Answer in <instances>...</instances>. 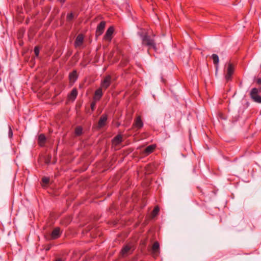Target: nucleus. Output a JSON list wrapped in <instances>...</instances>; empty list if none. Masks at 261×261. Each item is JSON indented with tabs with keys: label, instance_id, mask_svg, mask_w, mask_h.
<instances>
[{
	"label": "nucleus",
	"instance_id": "obj_31",
	"mask_svg": "<svg viewBox=\"0 0 261 261\" xmlns=\"http://www.w3.org/2000/svg\"><path fill=\"white\" fill-rule=\"evenodd\" d=\"M50 249V247H47L46 248V250H49Z\"/></svg>",
	"mask_w": 261,
	"mask_h": 261
},
{
	"label": "nucleus",
	"instance_id": "obj_4",
	"mask_svg": "<svg viewBox=\"0 0 261 261\" xmlns=\"http://www.w3.org/2000/svg\"><path fill=\"white\" fill-rule=\"evenodd\" d=\"M234 70V66L231 63L228 64V67L227 69V73L225 75V78L227 82H228L231 80L232 75L233 73Z\"/></svg>",
	"mask_w": 261,
	"mask_h": 261
},
{
	"label": "nucleus",
	"instance_id": "obj_30",
	"mask_svg": "<svg viewBox=\"0 0 261 261\" xmlns=\"http://www.w3.org/2000/svg\"><path fill=\"white\" fill-rule=\"evenodd\" d=\"M55 261H64L61 258H58Z\"/></svg>",
	"mask_w": 261,
	"mask_h": 261
},
{
	"label": "nucleus",
	"instance_id": "obj_6",
	"mask_svg": "<svg viewBox=\"0 0 261 261\" xmlns=\"http://www.w3.org/2000/svg\"><path fill=\"white\" fill-rule=\"evenodd\" d=\"M133 250L132 245H126L121 250V253L123 255H127L128 254L132 253Z\"/></svg>",
	"mask_w": 261,
	"mask_h": 261
},
{
	"label": "nucleus",
	"instance_id": "obj_25",
	"mask_svg": "<svg viewBox=\"0 0 261 261\" xmlns=\"http://www.w3.org/2000/svg\"><path fill=\"white\" fill-rule=\"evenodd\" d=\"M42 182L45 184H47L49 183V178L47 177H44L42 179Z\"/></svg>",
	"mask_w": 261,
	"mask_h": 261
},
{
	"label": "nucleus",
	"instance_id": "obj_12",
	"mask_svg": "<svg viewBox=\"0 0 261 261\" xmlns=\"http://www.w3.org/2000/svg\"><path fill=\"white\" fill-rule=\"evenodd\" d=\"M60 235V229L59 227H57L53 230L51 234V237L53 239H56L59 238Z\"/></svg>",
	"mask_w": 261,
	"mask_h": 261
},
{
	"label": "nucleus",
	"instance_id": "obj_29",
	"mask_svg": "<svg viewBox=\"0 0 261 261\" xmlns=\"http://www.w3.org/2000/svg\"><path fill=\"white\" fill-rule=\"evenodd\" d=\"M61 4H63L66 1V0H57Z\"/></svg>",
	"mask_w": 261,
	"mask_h": 261
},
{
	"label": "nucleus",
	"instance_id": "obj_15",
	"mask_svg": "<svg viewBox=\"0 0 261 261\" xmlns=\"http://www.w3.org/2000/svg\"><path fill=\"white\" fill-rule=\"evenodd\" d=\"M160 244L158 242H155L152 246V252L155 254L159 252Z\"/></svg>",
	"mask_w": 261,
	"mask_h": 261
},
{
	"label": "nucleus",
	"instance_id": "obj_10",
	"mask_svg": "<svg viewBox=\"0 0 261 261\" xmlns=\"http://www.w3.org/2000/svg\"><path fill=\"white\" fill-rule=\"evenodd\" d=\"M143 125V123L141 120V116H138L136 118V119L135 121V122L133 124V126H134V127L139 129V128H141V127H142Z\"/></svg>",
	"mask_w": 261,
	"mask_h": 261
},
{
	"label": "nucleus",
	"instance_id": "obj_7",
	"mask_svg": "<svg viewBox=\"0 0 261 261\" xmlns=\"http://www.w3.org/2000/svg\"><path fill=\"white\" fill-rule=\"evenodd\" d=\"M105 26L106 22L105 21H101L98 24L96 31V35L97 36H99L103 33Z\"/></svg>",
	"mask_w": 261,
	"mask_h": 261
},
{
	"label": "nucleus",
	"instance_id": "obj_14",
	"mask_svg": "<svg viewBox=\"0 0 261 261\" xmlns=\"http://www.w3.org/2000/svg\"><path fill=\"white\" fill-rule=\"evenodd\" d=\"M77 95V91L76 89L74 88L72 90L68 95V98L72 101L74 100Z\"/></svg>",
	"mask_w": 261,
	"mask_h": 261
},
{
	"label": "nucleus",
	"instance_id": "obj_26",
	"mask_svg": "<svg viewBox=\"0 0 261 261\" xmlns=\"http://www.w3.org/2000/svg\"><path fill=\"white\" fill-rule=\"evenodd\" d=\"M78 14L75 13H73L72 12H70L69 13H68L67 14V16H70V17H72V16H75V15H77Z\"/></svg>",
	"mask_w": 261,
	"mask_h": 261
},
{
	"label": "nucleus",
	"instance_id": "obj_9",
	"mask_svg": "<svg viewBox=\"0 0 261 261\" xmlns=\"http://www.w3.org/2000/svg\"><path fill=\"white\" fill-rule=\"evenodd\" d=\"M107 119H108V117L106 114H103L102 115H101V116L100 117V118L98 121V127H102L104 126L106 124Z\"/></svg>",
	"mask_w": 261,
	"mask_h": 261
},
{
	"label": "nucleus",
	"instance_id": "obj_23",
	"mask_svg": "<svg viewBox=\"0 0 261 261\" xmlns=\"http://www.w3.org/2000/svg\"><path fill=\"white\" fill-rule=\"evenodd\" d=\"M96 101H95L93 100V101L91 103L90 108L92 111H94L95 110Z\"/></svg>",
	"mask_w": 261,
	"mask_h": 261
},
{
	"label": "nucleus",
	"instance_id": "obj_21",
	"mask_svg": "<svg viewBox=\"0 0 261 261\" xmlns=\"http://www.w3.org/2000/svg\"><path fill=\"white\" fill-rule=\"evenodd\" d=\"M159 211H160V208H159V206H155L152 211V216H155L159 212Z\"/></svg>",
	"mask_w": 261,
	"mask_h": 261
},
{
	"label": "nucleus",
	"instance_id": "obj_20",
	"mask_svg": "<svg viewBox=\"0 0 261 261\" xmlns=\"http://www.w3.org/2000/svg\"><path fill=\"white\" fill-rule=\"evenodd\" d=\"M83 133V128L79 126L75 128V135L79 136L82 135Z\"/></svg>",
	"mask_w": 261,
	"mask_h": 261
},
{
	"label": "nucleus",
	"instance_id": "obj_1",
	"mask_svg": "<svg viewBox=\"0 0 261 261\" xmlns=\"http://www.w3.org/2000/svg\"><path fill=\"white\" fill-rule=\"evenodd\" d=\"M142 39L143 44L148 46L149 48L152 47L155 50L156 49L154 40L151 39L147 34H146L144 36H142Z\"/></svg>",
	"mask_w": 261,
	"mask_h": 261
},
{
	"label": "nucleus",
	"instance_id": "obj_11",
	"mask_svg": "<svg viewBox=\"0 0 261 261\" xmlns=\"http://www.w3.org/2000/svg\"><path fill=\"white\" fill-rule=\"evenodd\" d=\"M122 136L121 135H118L113 139L112 143L113 145L117 146L122 142Z\"/></svg>",
	"mask_w": 261,
	"mask_h": 261
},
{
	"label": "nucleus",
	"instance_id": "obj_28",
	"mask_svg": "<svg viewBox=\"0 0 261 261\" xmlns=\"http://www.w3.org/2000/svg\"><path fill=\"white\" fill-rule=\"evenodd\" d=\"M50 159V156H48V159H45V162L46 164H48L49 163Z\"/></svg>",
	"mask_w": 261,
	"mask_h": 261
},
{
	"label": "nucleus",
	"instance_id": "obj_27",
	"mask_svg": "<svg viewBox=\"0 0 261 261\" xmlns=\"http://www.w3.org/2000/svg\"><path fill=\"white\" fill-rule=\"evenodd\" d=\"M256 83L258 85H261V78H259L256 80Z\"/></svg>",
	"mask_w": 261,
	"mask_h": 261
},
{
	"label": "nucleus",
	"instance_id": "obj_17",
	"mask_svg": "<svg viewBox=\"0 0 261 261\" xmlns=\"http://www.w3.org/2000/svg\"><path fill=\"white\" fill-rule=\"evenodd\" d=\"M46 140V137L44 134H40L38 136V144L40 146H43Z\"/></svg>",
	"mask_w": 261,
	"mask_h": 261
},
{
	"label": "nucleus",
	"instance_id": "obj_18",
	"mask_svg": "<svg viewBox=\"0 0 261 261\" xmlns=\"http://www.w3.org/2000/svg\"><path fill=\"white\" fill-rule=\"evenodd\" d=\"M69 77L71 81L75 82L77 79V74L76 71L74 70L71 73H70Z\"/></svg>",
	"mask_w": 261,
	"mask_h": 261
},
{
	"label": "nucleus",
	"instance_id": "obj_32",
	"mask_svg": "<svg viewBox=\"0 0 261 261\" xmlns=\"http://www.w3.org/2000/svg\"><path fill=\"white\" fill-rule=\"evenodd\" d=\"M38 0H33L34 3H36Z\"/></svg>",
	"mask_w": 261,
	"mask_h": 261
},
{
	"label": "nucleus",
	"instance_id": "obj_24",
	"mask_svg": "<svg viewBox=\"0 0 261 261\" xmlns=\"http://www.w3.org/2000/svg\"><path fill=\"white\" fill-rule=\"evenodd\" d=\"M8 136L10 138H12L13 137V131L10 126H9Z\"/></svg>",
	"mask_w": 261,
	"mask_h": 261
},
{
	"label": "nucleus",
	"instance_id": "obj_13",
	"mask_svg": "<svg viewBox=\"0 0 261 261\" xmlns=\"http://www.w3.org/2000/svg\"><path fill=\"white\" fill-rule=\"evenodd\" d=\"M155 148L156 145L154 144L149 145L144 149V153L146 155H148L150 153H152Z\"/></svg>",
	"mask_w": 261,
	"mask_h": 261
},
{
	"label": "nucleus",
	"instance_id": "obj_2",
	"mask_svg": "<svg viewBox=\"0 0 261 261\" xmlns=\"http://www.w3.org/2000/svg\"><path fill=\"white\" fill-rule=\"evenodd\" d=\"M259 91H261V88H260L259 90H258L256 88H253L250 92V96L254 101L261 103V96L258 95Z\"/></svg>",
	"mask_w": 261,
	"mask_h": 261
},
{
	"label": "nucleus",
	"instance_id": "obj_22",
	"mask_svg": "<svg viewBox=\"0 0 261 261\" xmlns=\"http://www.w3.org/2000/svg\"><path fill=\"white\" fill-rule=\"evenodd\" d=\"M34 53L35 54V56L36 57H38L39 56V51H40V49H39V47L37 46H35V48H34Z\"/></svg>",
	"mask_w": 261,
	"mask_h": 261
},
{
	"label": "nucleus",
	"instance_id": "obj_3",
	"mask_svg": "<svg viewBox=\"0 0 261 261\" xmlns=\"http://www.w3.org/2000/svg\"><path fill=\"white\" fill-rule=\"evenodd\" d=\"M111 79L112 77L110 75L105 76L101 82L100 88L106 90L111 84Z\"/></svg>",
	"mask_w": 261,
	"mask_h": 261
},
{
	"label": "nucleus",
	"instance_id": "obj_16",
	"mask_svg": "<svg viewBox=\"0 0 261 261\" xmlns=\"http://www.w3.org/2000/svg\"><path fill=\"white\" fill-rule=\"evenodd\" d=\"M83 40H84V37L82 35H79L76 38V40H75V45L76 46H80L83 42Z\"/></svg>",
	"mask_w": 261,
	"mask_h": 261
},
{
	"label": "nucleus",
	"instance_id": "obj_5",
	"mask_svg": "<svg viewBox=\"0 0 261 261\" xmlns=\"http://www.w3.org/2000/svg\"><path fill=\"white\" fill-rule=\"evenodd\" d=\"M114 31V28L113 27L111 26L109 27L103 36V39L109 42L111 41L112 39V35Z\"/></svg>",
	"mask_w": 261,
	"mask_h": 261
},
{
	"label": "nucleus",
	"instance_id": "obj_19",
	"mask_svg": "<svg viewBox=\"0 0 261 261\" xmlns=\"http://www.w3.org/2000/svg\"><path fill=\"white\" fill-rule=\"evenodd\" d=\"M212 58L213 60V63L216 66V68L217 69L218 67V64L219 63V57L216 54H213L212 55Z\"/></svg>",
	"mask_w": 261,
	"mask_h": 261
},
{
	"label": "nucleus",
	"instance_id": "obj_8",
	"mask_svg": "<svg viewBox=\"0 0 261 261\" xmlns=\"http://www.w3.org/2000/svg\"><path fill=\"white\" fill-rule=\"evenodd\" d=\"M102 89L101 88H99L98 89H97L94 93V97H93V100L95 101H98L100 100L101 97H102L103 95V93L102 91Z\"/></svg>",
	"mask_w": 261,
	"mask_h": 261
}]
</instances>
